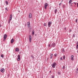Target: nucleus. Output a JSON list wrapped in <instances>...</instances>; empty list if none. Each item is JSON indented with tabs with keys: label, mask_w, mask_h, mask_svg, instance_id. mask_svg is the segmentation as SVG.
<instances>
[{
	"label": "nucleus",
	"mask_w": 78,
	"mask_h": 78,
	"mask_svg": "<svg viewBox=\"0 0 78 78\" xmlns=\"http://www.w3.org/2000/svg\"><path fill=\"white\" fill-rule=\"evenodd\" d=\"M27 25L28 27H30V22H27Z\"/></svg>",
	"instance_id": "nucleus-10"
},
{
	"label": "nucleus",
	"mask_w": 78,
	"mask_h": 78,
	"mask_svg": "<svg viewBox=\"0 0 78 78\" xmlns=\"http://www.w3.org/2000/svg\"><path fill=\"white\" fill-rule=\"evenodd\" d=\"M66 68V67H65V66H63L62 67V69H65Z\"/></svg>",
	"instance_id": "nucleus-23"
},
{
	"label": "nucleus",
	"mask_w": 78,
	"mask_h": 78,
	"mask_svg": "<svg viewBox=\"0 0 78 78\" xmlns=\"http://www.w3.org/2000/svg\"><path fill=\"white\" fill-rule=\"evenodd\" d=\"M13 42H14V39L12 38L11 40V43L13 44Z\"/></svg>",
	"instance_id": "nucleus-14"
},
{
	"label": "nucleus",
	"mask_w": 78,
	"mask_h": 78,
	"mask_svg": "<svg viewBox=\"0 0 78 78\" xmlns=\"http://www.w3.org/2000/svg\"><path fill=\"white\" fill-rule=\"evenodd\" d=\"M29 41L30 42H31L32 38H31V35H29Z\"/></svg>",
	"instance_id": "nucleus-7"
},
{
	"label": "nucleus",
	"mask_w": 78,
	"mask_h": 78,
	"mask_svg": "<svg viewBox=\"0 0 78 78\" xmlns=\"http://www.w3.org/2000/svg\"><path fill=\"white\" fill-rule=\"evenodd\" d=\"M2 27V25H0V27Z\"/></svg>",
	"instance_id": "nucleus-45"
},
{
	"label": "nucleus",
	"mask_w": 78,
	"mask_h": 78,
	"mask_svg": "<svg viewBox=\"0 0 78 78\" xmlns=\"http://www.w3.org/2000/svg\"><path fill=\"white\" fill-rule=\"evenodd\" d=\"M29 18H31V17H32V15L31 14V13H30L29 14Z\"/></svg>",
	"instance_id": "nucleus-9"
},
{
	"label": "nucleus",
	"mask_w": 78,
	"mask_h": 78,
	"mask_svg": "<svg viewBox=\"0 0 78 78\" xmlns=\"http://www.w3.org/2000/svg\"><path fill=\"white\" fill-rule=\"evenodd\" d=\"M54 77H55V76H52L51 77V78H54Z\"/></svg>",
	"instance_id": "nucleus-30"
},
{
	"label": "nucleus",
	"mask_w": 78,
	"mask_h": 78,
	"mask_svg": "<svg viewBox=\"0 0 78 78\" xmlns=\"http://www.w3.org/2000/svg\"><path fill=\"white\" fill-rule=\"evenodd\" d=\"M52 23V22H48V26L49 27H50L51 25H51V24Z\"/></svg>",
	"instance_id": "nucleus-4"
},
{
	"label": "nucleus",
	"mask_w": 78,
	"mask_h": 78,
	"mask_svg": "<svg viewBox=\"0 0 78 78\" xmlns=\"http://www.w3.org/2000/svg\"><path fill=\"white\" fill-rule=\"evenodd\" d=\"M44 26H46V24L45 23H44Z\"/></svg>",
	"instance_id": "nucleus-33"
},
{
	"label": "nucleus",
	"mask_w": 78,
	"mask_h": 78,
	"mask_svg": "<svg viewBox=\"0 0 78 78\" xmlns=\"http://www.w3.org/2000/svg\"><path fill=\"white\" fill-rule=\"evenodd\" d=\"M1 58H4V56H3V54H1Z\"/></svg>",
	"instance_id": "nucleus-19"
},
{
	"label": "nucleus",
	"mask_w": 78,
	"mask_h": 78,
	"mask_svg": "<svg viewBox=\"0 0 78 78\" xmlns=\"http://www.w3.org/2000/svg\"><path fill=\"white\" fill-rule=\"evenodd\" d=\"M65 51H64V49H62V53H64Z\"/></svg>",
	"instance_id": "nucleus-21"
},
{
	"label": "nucleus",
	"mask_w": 78,
	"mask_h": 78,
	"mask_svg": "<svg viewBox=\"0 0 78 78\" xmlns=\"http://www.w3.org/2000/svg\"><path fill=\"white\" fill-rule=\"evenodd\" d=\"M61 3H60L59 4V5L60 6L59 7H60V6H61Z\"/></svg>",
	"instance_id": "nucleus-34"
},
{
	"label": "nucleus",
	"mask_w": 78,
	"mask_h": 78,
	"mask_svg": "<svg viewBox=\"0 0 78 78\" xmlns=\"http://www.w3.org/2000/svg\"><path fill=\"white\" fill-rule=\"evenodd\" d=\"M65 30H66V27L65 28Z\"/></svg>",
	"instance_id": "nucleus-43"
},
{
	"label": "nucleus",
	"mask_w": 78,
	"mask_h": 78,
	"mask_svg": "<svg viewBox=\"0 0 78 78\" xmlns=\"http://www.w3.org/2000/svg\"><path fill=\"white\" fill-rule=\"evenodd\" d=\"M18 58H17V60L18 61H19L20 60V55H18Z\"/></svg>",
	"instance_id": "nucleus-3"
},
{
	"label": "nucleus",
	"mask_w": 78,
	"mask_h": 78,
	"mask_svg": "<svg viewBox=\"0 0 78 78\" xmlns=\"http://www.w3.org/2000/svg\"><path fill=\"white\" fill-rule=\"evenodd\" d=\"M50 73H51V71H50Z\"/></svg>",
	"instance_id": "nucleus-44"
},
{
	"label": "nucleus",
	"mask_w": 78,
	"mask_h": 78,
	"mask_svg": "<svg viewBox=\"0 0 78 78\" xmlns=\"http://www.w3.org/2000/svg\"><path fill=\"white\" fill-rule=\"evenodd\" d=\"M76 70H78V68L76 69Z\"/></svg>",
	"instance_id": "nucleus-42"
},
{
	"label": "nucleus",
	"mask_w": 78,
	"mask_h": 78,
	"mask_svg": "<svg viewBox=\"0 0 78 78\" xmlns=\"http://www.w3.org/2000/svg\"><path fill=\"white\" fill-rule=\"evenodd\" d=\"M51 46L53 47H55L56 46V44L55 43H52L51 44Z\"/></svg>",
	"instance_id": "nucleus-6"
},
{
	"label": "nucleus",
	"mask_w": 78,
	"mask_h": 78,
	"mask_svg": "<svg viewBox=\"0 0 78 78\" xmlns=\"http://www.w3.org/2000/svg\"><path fill=\"white\" fill-rule=\"evenodd\" d=\"M65 56L64 55L63 56V58L64 59H65Z\"/></svg>",
	"instance_id": "nucleus-28"
},
{
	"label": "nucleus",
	"mask_w": 78,
	"mask_h": 78,
	"mask_svg": "<svg viewBox=\"0 0 78 78\" xmlns=\"http://www.w3.org/2000/svg\"><path fill=\"white\" fill-rule=\"evenodd\" d=\"M76 73H78V70H76Z\"/></svg>",
	"instance_id": "nucleus-29"
},
{
	"label": "nucleus",
	"mask_w": 78,
	"mask_h": 78,
	"mask_svg": "<svg viewBox=\"0 0 78 78\" xmlns=\"http://www.w3.org/2000/svg\"><path fill=\"white\" fill-rule=\"evenodd\" d=\"M5 3L7 5H8V1H5Z\"/></svg>",
	"instance_id": "nucleus-22"
},
{
	"label": "nucleus",
	"mask_w": 78,
	"mask_h": 78,
	"mask_svg": "<svg viewBox=\"0 0 78 78\" xmlns=\"http://www.w3.org/2000/svg\"><path fill=\"white\" fill-rule=\"evenodd\" d=\"M7 8H5V10H7Z\"/></svg>",
	"instance_id": "nucleus-41"
},
{
	"label": "nucleus",
	"mask_w": 78,
	"mask_h": 78,
	"mask_svg": "<svg viewBox=\"0 0 78 78\" xmlns=\"http://www.w3.org/2000/svg\"><path fill=\"white\" fill-rule=\"evenodd\" d=\"M71 59L72 60V61H73V55H72L71 57Z\"/></svg>",
	"instance_id": "nucleus-12"
},
{
	"label": "nucleus",
	"mask_w": 78,
	"mask_h": 78,
	"mask_svg": "<svg viewBox=\"0 0 78 78\" xmlns=\"http://www.w3.org/2000/svg\"><path fill=\"white\" fill-rule=\"evenodd\" d=\"M60 73H60V72H58V75L60 74Z\"/></svg>",
	"instance_id": "nucleus-31"
},
{
	"label": "nucleus",
	"mask_w": 78,
	"mask_h": 78,
	"mask_svg": "<svg viewBox=\"0 0 78 78\" xmlns=\"http://www.w3.org/2000/svg\"><path fill=\"white\" fill-rule=\"evenodd\" d=\"M72 4H73V3H71V5L72 6Z\"/></svg>",
	"instance_id": "nucleus-39"
},
{
	"label": "nucleus",
	"mask_w": 78,
	"mask_h": 78,
	"mask_svg": "<svg viewBox=\"0 0 78 78\" xmlns=\"http://www.w3.org/2000/svg\"><path fill=\"white\" fill-rule=\"evenodd\" d=\"M60 59H61V60H62V58H60Z\"/></svg>",
	"instance_id": "nucleus-37"
},
{
	"label": "nucleus",
	"mask_w": 78,
	"mask_h": 78,
	"mask_svg": "<svg viewBox=\"0 0 78 78\" xmlns=\"http://www.w3.org/2000/svg\"><path fill=\"white\" fill-rule=\"evenodd\" d=\"M50 44H49V45H48V47H50Z\"/></svg>",
	"instance_id": "nucleus-38"
},
{
	"label": "nucleus",
	"mask_w": 78,
	"mask_h": 78,
	"mask_svg": "<svg viewBox=\"0 0 78 78\" xmlns=\"http://www.w3.org/2000/svg\"><path fill=\"white\" fill-rule=\"evenodd\" d=\"M32 35H34V31L33 30L32 31Z\"/></svg>",
	"instance_id": "nucleus-20"
},
{
	"label": "nucleus",
	"mask_w": 78,
	"mask_h": 78,
	"mask_svg": "<svg viewBox=\"0 0 78 78\" xmlns=\"http://www.w3.org/2000/svg\"><path fill=\"white\" fill-rule=\"evenodd\" d=\"M31 58H33V59H34V56H33V55H31Z\"/></svg>",
	"instance_id": "nucleus-27"
},
{
	"label": "nucleus",
	"mask_w": 78,
	"mask_h": 78,
	"mask_svg": "<svg viewBox=\"0 0 78 78\" xmlns=\"http://www.w3.org/2000/svg\"><path fill=\"white\" fill-rule=\"evenodd\" d=\"M56 64H57V63L54 62L52 65V67H53V68H55V67L56 66Z\"/></svg>",
	"instance_id": "nucleus-1"
},
{
	"label": "nucleus",
	"mask_w": 78,
	"mask_h": 78,
	"mask_svg": "<svg viewBox=\"0 0 78 78\" xmlns=\"http://www.w3.org/2000/svg\"><path fill=\"white\" fill-rule=\"evenodd\" d=\"M75 3V5H76V3Z\"/></svg>",
	"instance_id": "nucleus-46"
},
{
	"label": "nucleus",
	"mask_w": 78,
	"mask_h": 78,
	"mask_svg": "<svg viewBox=\"0 0 78 78\" xmlns=\"http://www.w3.org/2000/svg\"><path fill=\"white\" fill-rule=\"evenodd\" d=\"M4 71H5V69L3 68L1 69L0 70L1 72H2V73H3V72H4Z\"/></svg>",
	"instance_id": "nucleus-8"
},
{
	"label": "nucleus",
	"mask_w": 78,
	"mask_h": 78,
	"mask_svg": "<svg viewBox=\"0 0 78 78\" xmlns=\"http://www.w3.org/2000/svg\"><path fill=\"white\" fill-rule=\"evenodd\" d=\"M72 2V0H70L69 2V4H71Z\"/></svg>",
	"instance_id": "nucleus-16"
},
{
	"label": "nucleus",
	"mask_w": 78,
	"mask_h": 78,
	"mask_svg": "<svg viewBox=\"0 0 78 78\" xmlns=\"http://www.w3.org/2000/svg\"><path fill=\"white\" fill-rule=\"evenodd\" d=\"M73 37H75V35L73 34Z\"/></svg>",
	"instance_id": "nucleus-35"
},
{
	"label": "nucleus",
	"mask_w": 78,
	"mask_h": 78,
	"mask_svg": "<svg viewBox=\"0 0 78 78\" xmlns=\"http://www.w3.org/2000/svg\"><path fill=\"white\" fill-rule=\"evenodd\" d=\"M77 7H78V3H77Z\"/></svg>",
	"instance_id": "nucleus-40"
},
{
	"label": "nucleus",
	"mask_w": 78,
	"mask_h": 78,
	"mask_svg": "<svg viewBox=\"0 0 78 78\" xmlns=\"http://www.w3.org/2000/svg\"><path fill=\"white\" fill-rule=\"evenodd\" d=\"M71 31H72V30L70 29L69 30V32H71Z\"/></svg>",
	"instance_id": "nucleus-36"
},
{
	"label": "nucleus",
	"mask_w": 78,
	"mask_h": 78,
	"mask_svg": "<svg viewBox=\"0 0 78 78\" xmlns=\"http://www.w3.org/2000/svg\"><path fill=\"white\" fill-rule=\"evenodd\" d=\"M15 51H19V49L18 48H17L16 49H15Z\"/></svg>",
	"instance_id": "nucleus-13"
},
{
	"label": "nucleus",
	"mask_w": 78,
	"mask_h": 78,
	"mask_svg": "<svg viewBox=\"0 0 78 78\" xmlns=\"http://www.w3.org/2000/svg\"><path fill=\"white\" fill-rule=\"evenodd\" d=\"M56 57V56H57V54H55L54 55Z\"/></svg>",
	"instance_id": "nucleus-26"
},
{
	"label": "nucleus",
	"mask_w": 78,
	"mask_h": 78,
	"mask_svg": "<svg viewBox=\"0 0 78 78\" xmlns=\"http://www.w3.org/2000/svg\"><path fill=\"white\" fill-rule=\"evenodd\" d=\"M52 58H53V54H50V58L52 59Z\"/></svg>",
	"instance_id": "nucleus-15"
},
{
	"label": "nucleus",
	"mask_w": 78,
	"mask_h": 78,
	"mask_svg": "<svg viewBox=\"0 0 78 78\" xmlns=\"http://www.w3.org/2000/svg\"><path fill=\"white\" fill-rule=\"evenodd\" d=\"M11 20H10V19H9V22H8L9 23H10V22H11Z\"/></svg>",
	"instance_id": "nucleus-25"
},
{
	"label": "nucleus",
	"mask_w": 78,
	"mask_h": 78,
	"mask_svg": "<svg viewBox=\"0 0 78 78\" xmlns=\"http://www.w3.org/2000/svg\"><path fill=\"white\" fill-rule=\"evenodd\" d=\"M35 36H36V34H35Z\"/></svg>",
	"instance_id": "nucleus-47"
},
{
	"label": "nucleus",
	"mask_w": 78,
	"mask_h": 78,
	"mask_svg": "<svg viewBox=\"0 0 78 78\" xmlns=\"http://www.w3.org/2000/svg\"><path fill=\"white\" fill-rule=\"evenodd\" d=\"M6 38H7V35L6 34H5L4 36V39L3 41H5V40L6 39Z\"/></svg>",
	"instance_id": "nucleus-2"
},
{
	"label": "nucleus",
	"mask_w": 78,
	"mask_h": 78,
	"mask_svg": "<svg viewBox=\"0 0 78 78\" xmlns=\"http://www.w3.org/2000/svg\"><path fill=\"white\" fill-rule=\"evenodd\" d=\"M12 14H11L10 16V20H12Z\"/></svg>",
	"instance_id": "nucleus-11"
},
{
	"label": "nucleus",
	"mask_w": 78,
	"mask_h": 78,
	"mask_svg": "<svg viewBox=\"0 0 78 78\" xmlns=\"http://www.w3.org/2000/svg\"><path fill=\"white\" fill-rule=\"evenodd\" d=\"M62 8H65V5H63Z\"/></svg>",
	"instance_id": "nucleus-24"
},
{
	"label": "nucleus",
	"mask_w": 78,
	"mask_h": 78,
	"mask_svg": "<svg viewBox=\"0 0 78 78\" xmlns=\"http://www.w3.org/2000/svg\"><path fill=\"white\" fill-rule=\"evenodd\" d=\"M57 11H58V10L57 9H55V13L56 14L57 12Z\"/></svg>",
	"instance_id": "nucleus-18"
},
{
	"label": "nucleus",
	"mask_w": 78,
	"mask_h": 78,
	"mask_svg": "<svg viewBox=\"0 0 78 78\" xmlns=\"http://www.w3.org/2000/svg\"><path fill=\"white\" fill-rule=\"evenodd\" d=\"M47 6H48V3H46L45 4H44V7H45V9H47Z\"/></svg>",
	"instance_id": "nucleus-5"
},
{
	"label": "nucleus",
	"mask_w": 78,
	"mask_h": 78,
	"mask_svg": "<svg viewBox=\"0 0 78 78\" xmlns=\"http://www.w3.org/2000/svg\"><path fill=\"white\" fill-rule=\"evenodd\" d=\"M77 20H78V19H76V22L77 23Z\"/></svg>",
	"instance_id": "nucleus-32"
},
{
	"label": "nucleus",
	"mask_w": 78,
	"mask_h": 78,
	"mask_svg": "<svg viewBox=\"0 0 78 78\" xmlns=\"http://www.w3.org/2000/svg\"><path fill=\"white\" fill-rule=\"evenodd\" d=\"M77 46L76 47V48H78V41L77 42Z\"/></svg>",
	"instance_id": "nucleus-17"
}]
</instances>
